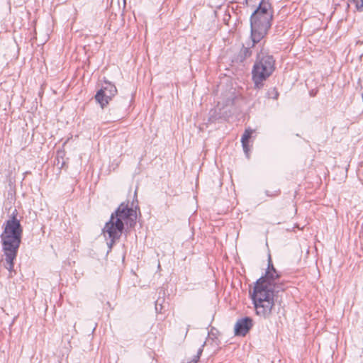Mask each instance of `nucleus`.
Segmentation results:
<instances>
[{
	"label": "nucleus",
	"instance_id": "1",
	"mask_svg": "<svg viewBox=\"0 0 363 363\" xmlns=\"http://www.w3.org/2000/svg\"><path fill=\"white\" fill-rule=\"evenodd\" d=\"M280 277L281 273L275 269L269 256L265 274L255 283L252 294V300L258 315L269 317L274 306L275 294L286 289V282L280 281Z\"/></svg>",
	"mask_w": 363,
	"mask_h": 363
},
{
	"label": "nucleus",
	"instance_id": "19",
	"mask_svg": "<svg viewBox=\"0 0 363 363\" xmlns=\"http://www.w3.org/2000/svg\"><path fill=\"white\" fill-rule=\"evenodd\" d=\"M67 140H66L65 142H64L63 143V147L65 145V144L67 143Z\"/></svg>",
	"mask_w": 363,
	"mask_h": 363
},
{
	"label": "nucleus",
	"instance_id": "8",
	"mask_svg": "<svg viewBox=\"0 0 363 363\" xmlns=\"http://www.w3.org/2000/svg\"><path fill=\"white\" fill-rule=\"evenodd\" d=\"M255 46H252V42L247 45V47L242 45L239 52L234 56L233 62L237 63H242L249 57L252 56V48Z\"/></svg>",
	"mask_w": 363,
	"mask_h": 363
},
{
	"label": "nucleus",
	"instance_id": "7",
	"mask_svg": "<svg viewBox=\"0 0 363 363\" xmlns=\"http://www.w3.org/2000/svg\"><path fill=\"white\" fill-rule=\"evenodd\" d=\"M253 325L252 319L250 317H244L238 320L235 325V335L244 337L250 331Z\"/></svg>",
	"mask_w": 363,
	"mask_h": 363
},
{
	"label": "nucleus",
	"instance_id": "5",
	"mask_svg": "<svg viewBox=\"0 0 363 363\" xmlns=\"http://www.w3.org/2000/svg\"><path fill=\"white\" fill-rule=\"evenodd\" d=\"M275 69L274 57L263 52L261 49L257 54L255 62L252 69V79L256 89H261L264 81L267 80Z\"/></svg>",
	"mask_w": 363,
	"mask_h": 363
},
{
	"label": "nucleus",
	"instance_id": "3",
	"mask_svg": "<svg viewBox=\"0 0 363 363\" xmlns=\"http://www.w3.org/2000/svg\"><path fill=\"white\" fill-rule=\"evenodd\" d=\"M16 216L17 211L15 209L11 219L5 223L4 230L0 236L5 256V267L10 272L13 271V260L16 258L23 233L20 220Z\"/></svg>",
	"mask_w": 363,
	"mask_h": 363
},
{
	"label": "nucleus",
	"instance_id": "16",
	"mask_svg": "<svg viewBox=\"0 0 363 363\" xmlns=\"http://www.w3.org/2000/svg\"><path fill=\"white\" fill-rule=\"evenodd\" d=\"M204 347V344L201 345V347L198 350L197 354L196 356L201 357L202 352H203V347Z\"/></svg>",
	"mask_w": 363,
	"mask_h": 363
},
{
	"label": "nucleus",
	"instance_id": "13",
	"mask_svg": "<svg viewBox=\"0 0 363 363\" xmlns=\"http://www.w3.org/2000/svg\"><path fill=\"white\" fill-rule=\"evenodd\" d=\"M358 11H363V0H351Z\"/></svg>",
	"mask_w": 363,
	"mask_h": 363
},
{
	"label": "nucleus",
	"instance_id": "2",
	"mask_svg": "<svg viewBox=\"0 0 363 363\" xmlns=\"http://www.w3.org/2000/svg\"><path fill=\"white\" fill-rule=\"evenodd\" d=\"M138 207L136 206L135 208ZM136 209L128 206V202H122L111 215L110 219L106 223L103 233H107L109 241L107 245L111 250L116 241L118 240L124 230V223L129 227L133 228L136 224Z\"/></svg>",
	"mask_w": 363,
	"mask_h": 363
},
{
	"label": "nucleus",
	"instance_id": "14",
	"mask_svg": "<svg viewBox=\"0 0 363 363\" xmlns=\"http://www.w3.org/2000/svg\"><path fill=\"white\" fill-rule=\"evenodd\" d=\"M281 193V191L279 189L278 190H276L274 191V192H270L269 191H266V195L268 196H272V197H274V196H277L280 194Z\"/></svg>",
	"mask_w": 363,
	"mask_h": 363
},
{
	"label": "nucleus",
	"instance_id": "6",
	"mask_svg": "<svg viewBox=\"0 0 363 363\" xmlns=\"http://www.w3.org/2000/svg\"><path fill=\"white\" fill-rule=\"evenodd\" d=\"M117 93L118 90L115 84L105 79L101 89L97 91L94 99L99 104L101 108H104Z\"/></svg>",
	"mask_w": 363,
	"mask_h": 363
},
{
	"label": "nucleus",
	"instance_id": "12",
	"mask_svg": "<svg viewBox=\"0 0 363 363\" xmlns=\"http://www.w3.org/2000/svg\"><path fill=\"white\" fill-rule=\"evenodd\" d=\"M218 118H219V117L216 114V110L211 109L209 112V118H208V121L209 123H214Z\"/></svg>",
	"mask_w": 363,
	"mask_h": 363
},
{
	"label": "nucleus",
	"instance_id": "10",
	"mask_svg": "<svg viewBox=\"0 0 363 363\" xmlns=\"http://www.w3.org/2000/svg\"><path fill=\"white\" fill-rule=\"evenodd\" d=\"M65 155L66 152L63 147L57 150L55 165H56L60 169H62L66 165V162L64 160Z\"/></svg>",
	"mask_w": 363,
	"mask_h": 363
},
{
	"label": "nucleus",
	"instance_id": "11",
	"mask_svg": "<svg viewBox=\"0 0 363 363\" xmlns=\"http://www.w3.org/2000/svg\"><path fill=\"white\" fill-rule=\"evenodd\" d=\"M279 95V94L275 87L269 89L267 92V96L269 99H277Z\"/></svg>",
	"mask_w": 363,
	"mask_h": 363
},
{
	"label": "nucleus",
	"instance_id": "9",
	"mask_svg": "<svg viewBox=\"0 0 363 363\" xmlns=\"http://www.w3.org/2000/svg\"><path fill=\"white\" fill-rule=\"evenodd\" d=\"M254 131L255 130L251 129L250 128H246L241 138L242 146L247 157H249V152L250 150L249 145V140L252 137V135Z\"/></svg>",
	"mask_w": 363,
	"mask_h": 363
},
{
	"label": "nucleus",
	"instance_id": "4",
	"mask_svg": "<svg viewBox=\"0 0 363 363\" xmlns=\"http://www.w3.org/2000/svg\"><path fill=\"white\" fill-rule=\"evenodd\" d=\"M273 11L269 0H261L250 16L252 46H255L267 34L271 28Z\"/></svg>",
	"mask_w": 363,
	"mask_h": 363
},
{
	"label": "nucleus",
	"instance_id": "15",
	"mask_svg": "<svg viewBox=\"0 0 363 363\" xmlns=\"http://www.w3.org/2000/svg\"><path fill=\"white\" fill-rule=\"evenodd\" d=\"M199 360V356H194V358L189 362L187 363H197Z\"/></svg>",
	"mask_w": 363,
	"mask_h": 363
},
{
	"label": "nucleus",
	"instance_id": "18",
	"mask_svg": "<svg viewBox=\"0 0 363 363\" xmlns=\"http://www.w3.org/2000/svg\"><path fill=\"white\" fill-rule=\"evenodd\" d=\"M121 117H122V116H118V117H116V118L113 119V121L119 120Z\"/></svg>",
	"mask_w": 363,
	"mask_h": 363
},
{
	"label": "nucleus",
	"instance_id": "17",
	"mask_svg": "<svg viewBox=\"0 0 363 363\" xmlns=\"http://www.w3.org/2000/svg\"><path fill=\"white\" fill-rule=\"evenodd\" d=\"M189 325H187V328L186 329V332H185V336L187 335L188 333V331H189Z\"/></svg>",
	"mask_w": 363,
	"mask_h": 363
}]
</instances>
